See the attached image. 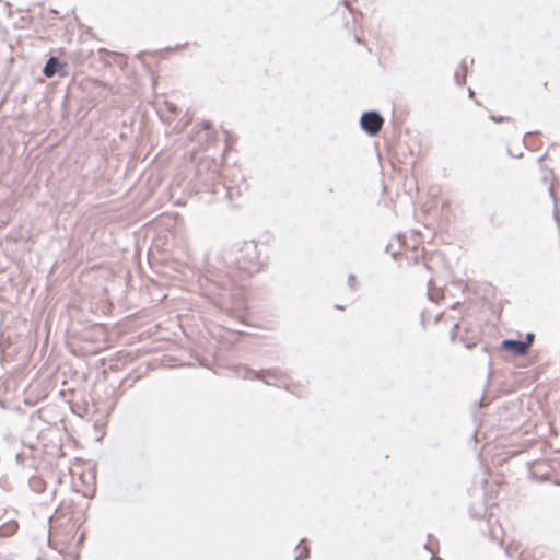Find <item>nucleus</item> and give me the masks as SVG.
I'll use <instances>...</instances> for the list:
<instances>
[{
    "label": "nucleus",
    "instance_id": "1",
    "mask_svg": "<svg viewBox=\"0 0 560 560\" xmlns=\"http://www.w3.org/2000/svg\"><path fill=\"white\" fill-rule=\"evenodd\" d=\"M222 258L228 267L226 275L231 277L233 283L260 270L261 262L255 241L233 244L224 249Z\"/></svg>",
    "mask_w": 560,
    "mask_h": 560
},
{
    "label": "nucleus",
    "instance_id": "2",
    "mask_svg": "<svg viewBox=\"0 0 560 560\" xmlns=\"http://www.w3.org/2000/svg\"><path fill=\"white\" fill-rule=\"evenodd\" d=\"M359 122L360 127L365 133L374 137L381 131L384 124V118L380 112L372 109L363 112Z\"/></svg>",
    "mask_w": 560,
    "mask_h": 560
},
{
    "label": "nucleus",
    "instance_id": "3",
    "mask_svg": "<svg viewBox=\"0 0 560 560\" xmlns=\"http://www.w3.org/2000/svg\"><path fill=\"white\" fill-rule=\"evenodd\" d=\"M43 73L47 78H52L56 74L60 77H67L69 74L68 65L61 62L58 57L50 56L43 68Z\"/></svg>",
    "mask_w": 560,
    "mask_h": 560
},
{
    "label": "nucleus",
    "instance_id": "4",
    "mask_svg": "<svg viewBox=\"0 0 560 560\" xmlns=\"http://www.w3.org/2000/svg\"><path fill=\"white\" fill-rule=\"evenodd\" d=\"M500 347L514 357L525 355L528 352V343L521 339H503Z\"/></svg>",
    "mask_w": 560,
    "mask_h": 560
},
{
    "label": "nucleus",
    "instance_id": "5",
    "mask_svg": "<svg viewBox=\"0 0 560 560\" xmlns=\"http://www.w3.org/2000/svg\"><path fill=\"white\" fill-rule=\"evenodd\" d=\"M240 376L244 380H258V381H262L266 385H276L275 383L272 382H269L267 380H264L261 377V370L260 371H255L248 366H242L240 368Z\"/></svg>",
    "mask_w": 560,
    "mask_h": 560
},
{
    "label": "nucleus",
    "instance_id": "6",
    "mask_svg": "<svg viewBox=\"0 0 560 560\" xmlns=\"http://www.w3.org/2000/svg\"><path fill=\"white\" fill-rule=\"evenodd\" d=\"M18 523L15 521H10L0 526V538H5L12 536L18 530Z\"/></svg>",
    "mask_w": 560,
    "mask_h": 560
},
{
    "label": "nucleus",
    "instance_id": "7",
    "mask_svg": "<svg viewBox=\"0 0 560 560\" xmlns=\"http://www.w3.org/2000/svg\"><path fill=\"white\" fill-rule=\"evenodd\" d=\"M283 373L279 369H262L261 377L271 382L270 380H279Z\"/></svg>",
    "mask_w": 560,
    "mask_h": 560
},
{
    "label": "nucleus",
    "instance_id": "8",
    "mask_svg": "<svg viewBox=\"0 0 560 560\" xmlns=\"http://www.w3.org/2000/svg\"><path fill=\"white\" fill-rule=\"evenodd\" d=\"M306 539L303 538L300 540V544L298 545L296 549L300 551V553L296 556V560H304L310 557V547L306 546Z\"/></svg>",
    "mask_w": 560,
    "mask_h": 560
},
{
    "label": "nucleus",
    "instance_id": "9",
    "mask_svg": "<svg viewBox=\"0 0 560 560\" xmlns=\"http://www.w3.org/2000/svg\"><path fill=\"white\" fill-rule=\"evenodd\" d=\"M549 195L550 197L552 198L553 202H555V207H553V219L559 228V236H560V215H559V210H558V207H557V198H556V192H555V188L553 186L551 185L549 187Z\"/></svg>",
    "mask_w": 560,
    "mask_h": 560
},
{
    "label": "nucleus",
    "instance_id": "10",
    "mask_svg": "<svg viewBox=\"0 0 560 560\" xmlns=\"http://www.w3.org/2000/svg\"><path fill=\"white\" fill-rule=\"evenodd\" d=\"M30 487L33 491L40 493L44 491L45 482L38 477H32L30 479Z\"/></svg>",
    "mask_w": 560,
    "mask_h": 560
},
{
    "label": "nucleus",
    "instance_id": "11",
    "mask_svg": "<svg viewBox=\"0 0 560 560\" xmlns=\"http://www.w3.org/2000/svg\"><path fill=\"white\" fill-rule=\"evenodd\" d=\"M199 127L201 130L207 132V139L210 137V132L212 130V125L210 121H202L201 124L197 125L195 128Z\"/></svg>",
    "mask_w": 560,
    "mask_h": 560
},
{
    "label": "nucleus",
    "instance_id": "12",
    "mask_svg": "<svg viewBox=\"0 0 560 560\" xmlns=\"http://www.w3.org/2000/svg\"><path fill=\"white\" fill-rule=\"evenodd\" d=\"M489 118H490L493 122H497V124L512 120V118H511V117H509V116H497V115H490V117H489Z\"/></svg>",
    "mask_w": 560,
    "mask_h": 560
},
{
    "label": "nucleus",
    "instance_id": "13",
    "mask_svg": "<svg viewBox=\"0 0 560 560\" xmlns=\"http://www.w3.org/2000/svg\"><path fill=\"white\" fill-rule=\"evenodd\" d=\"M485 512H486V509L482 506H480L478 510L475 506H472L470 509V513L475 517H481L485 514Z\"/></svg>",
    "mask_w": 560,
    "mask_h": 560
},
{
    "label": "nucleus",
    "instance_id": "14",
    "mask_svg": "<svg viewBox=\"0 0 560 560\" xmlns=\"http://www.w3.org/2000/svg\"><path fill=\"white\" fill-rule=\"evenodd\" d=\"M347 282H348V285H349L352 290H354V289H355L357 278H355V276H354L353 273H350V275L348 276V281H347Z\"/></svg>",
    "mask_w": 560,
    "mask_h": 560
},
{
    "label": "nucleus",
    "instance_id": "15",
    "mask_svg": "<svg viewBox=\"0 0 560 560\" xmlns=\"http://www.w3.org/2000/svg\"><path fill=\"white\" fill-rule=\"evenodd\" d=\"M454 81L457 85H463L465 83V77L460 75L458 72L454 73Z\"/></svg>",
    "mask_w": 560,
    "mask_h": 560
},
{
    "label": "nucleus",
    "instance_id": "16",
    "mask_svg": "<svg viewBox=\"0 0 560 560\" xmlns=\"http://www.w3.org/2000/svg\"><path fill=\"white\" fill-rule=\"evenodd\" d=\"M534 338H535V335L533 332H527L526 337H525V340H523V342H527L528 343V348H529L532 346L533 341H534Z\"/></svg>",
    "mask_w": 560,
    "mask_h": 560
},
{
    "label": "nucleus",
    "instance_id": "17",
    "mask_svg": "<svg viewBox=\"0 0 560 560\" xmlns=\"http://www.w3.org/2000/svg\"><path fill=\"white\" fill-rule=\"evenodd\" d=\"M457 329H458V324H454V326L451 330V340L452 341H454L456 338Z\"/></svg>",
    "mask_w": 560,
    "mask_h": 560
},
{
    "label": "nucleus",
    "instance_id": "18",
    "mask_svg": "<svg viewBox=\"0 0 560 560\" xmlns=\"http://www.w3.org/2000/svg\"><path fill=\"white\" fill-rule=\"evenodd\" d=\"M537 133H538V131H529V132L525 133L523 142H524L526 148H530V145L526 142V138L529 137V136H533V135H537Z\"/></svg>",
    "mask_w": 560,
    "mask_h": 560
},
{
    "label": "nucleus",
    "instance_id": "19",
    "mask_svg": "<svg viewBox=\"0 0 560 560\" xmlns=\"http://www.w3.org/2000/svg\"><path fill=\"white\" fill-rule=\"evenodd\" d=\"M547 156V152H545L542 155H540L538 159H537V162L538 163H541Z\"/></svg>",
    "mask_w": 560,
    "mask_h": 560
},
{
    "label": "nucleus",
    "instance_id": "20",
    "mask_svg": "<svg viewBox=\"0 0 560 560\" xmlns=\"http://www.w3.org/2000/svg\"><path fill=\"white\" fill-rule=\"evenodd\" d=\"M462 67H463L464 71L466 72V71H467V69H468V65L464 61V62H463V65H462Z\"/></svg>",
    "mask_w": 560,
    "mask_h": 560
},
{
    "label": "nucleus",
    "instance_id": "21",
    "mask_svg": "<svg viewBox=\"0 0 560 560\" xmlns=\"http://www.w3.org/2000/svg\"><path fill=\"white\" fill-rule=\"evenodd\" d=\"M0 352H3L2 336L0 337Z\"/></svg>",
    "mask_w": 560,
    "mask_h": 560
},
{
    "label": "nucleus",
    "instance_id": "22",
    "mask_svg": "<svg viewBox=\"0 0 560 560\" xmlns=\"http://www.w3.org/2000/svg\"><path fill=\"white\" fill-rule=\"evenodd\" d=\"M431 560H443V559H441V558H439V557H436V556L432 555Z\"/></svg>",
    "mask_w": 560,
    "mask_h": 560
},
{
    "label": "nucleus",
    "instance_id": "23",
    "mask_svg": "<svg viewBox=\"0 0 560 560\" xmlns=\"http://www.w3.org/2000/svg\"><path fill=\"white\" fill-rule=\"evenodd\" d=\"M509 154H510V155H512V156H514V155H513V153L511 152V150H509ZM515 156H516V158H521V156H522V153H520V154H517V155H515Z\"/></svg>",
    "mask_w": 560,
    "mask_h": 560
},
{
    "label": "nucleus",
    "instance_id": "24",
    "mask_svg": "<svg viewBox=\"0 0 560 560\" xmlns=\"http://www.w3.org/2000/svg\"><path fill=\"white\" fill-rule=\"evenodd\" d=\"M468 93H469V97H471V96H472V94H474V92H472V90H471V89H468Z\"/></svg>",
    "mask_w": 560,
    "mask_h": 560
},
{
    "label": "nucleus",
    "instance_id": "25",
    "mask_svg": "<svg viewBox=\"0 0 560 560\" xmlns=\"http://www.w3.org/2000/svg\"><path fill=\"white\" fill-rule=\"evenodd\" d=\"M226 196L231 199L232 198V194L231 191L228 189V192H226Z\"/></svg>",
    "mask_w": 560,
    "mask_h": 560
},
{
    "label": "nucleus",
    "instance_id": "26",
    "mask_svg": "<svg viewBox=\"0 0 560 560\" xmlns=\"http://www.w3.org/2000/svg\"><path fill=\"white\" fill-rule=\"evenodd\" d=\"M465 346H466V348L470 349L474 345H471V343H466Z\"/></svg>",
    "mask_w": 560,
    "mask_h": 560
},
{
    "label": "nucleus",
    "instance_id": "27",
    "mask_svg": "<svg viewBox=\"0 0 560 560\" xmlns=\"http://www.w3.org/2000/svg\"><path fill=\"white\" fill-rule=\"evenodd\" d=\"M336 308H338V310H343V306H341V305H338V304H337V305H336Z\"/></svg>",
    "mask_w": 560,
    "mask_h": 560
},
{
    "label": "nucleus",
    "instance_id": "28",
    "mask_svg": "<svg viewBox=\"0 0 560 560\" xmlns=\"http://www.w3.org/2000/svg\"><path fill=\"white\" fill-rule=\"evenodd\" d=\"M21 457H22V456H21V454H18V455H16V460H20V459H21Z\"/></svg>",
    "mask_w": 560,
    "mask_h": 560
},
{
    "label": "nucleus",
    "instance_id": "29",
    "mask_svg": "<svg viewBox=\"0 0 560 560\" xmlns=\"http://www.w3.org/2000/svg\"><path fill=\"white\" fill-rule=\"evenodd\" d=\"M170 109L174 112V110H175V105H172V106L170 107Z\"/></svg>",
    "mask_w": 560,
    "mask_h": 560
},
{
    "label": "nucleus",
    "instance_id": "30",
    "mask_svg": "<svg viewBox=\"0 0 560 560\" xmlns=\"http://www.w3.org/2000/svg\"><path fill=\"white\" fill-rule=\"evenodd\" d=\"M518 560H523V558L521 557Z\"/></svg>",
    "mask_w": 560,
    "mask_h": 560
}]
</instances>
